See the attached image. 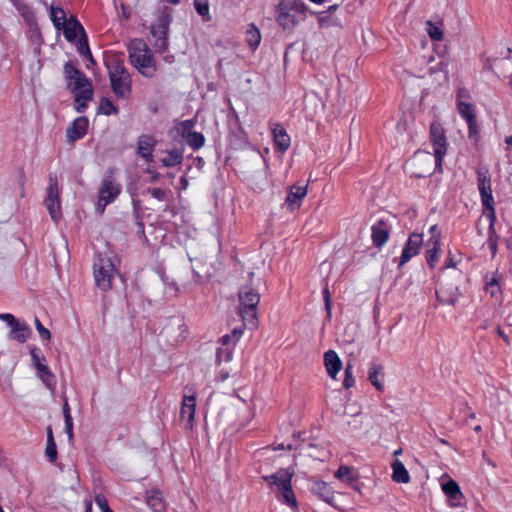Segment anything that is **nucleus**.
Wrapping results in <instances>:
<instances>
[{
	"label": "nucleus",
	"instance_id": "f257e3e1",
	"mask_svg": "<svg viewBox=\"0 0 512 512\" xmlns=\"http://www.w3.org/2000/svg\"><path fill=\"white\" fill-rule=\"evenodd\" d=\"M308 10L302 0H281L275 8V20L283 30L291 31L306 19Z\"/></svg>",
	"mask_w": 512,
	"mask_h": 512
},
{
	"label": "nucleus",
	"instance_id": "f03ea898",
	"mask_svg": "<svg viewBox=\"0 0 512 512\" xmlns=\"http://www.w3.org/2000/svg\"><path fill=\"white\" fill-rule=\"evenodd\" d=\"M111 90L118 99L127 100L132 93V79L122 60L112 58L105 62Z\"/></svg>",
	"mask_w": 512,
	"mask_h": 512
},
{
	"label": "nucleus",
	"instance_id": "7ed1b4c3",
	"mask_svg": "<svg viewBox=\"0 0 512 512\" xmlns=\"http://www.w3.org/2000/svg\"><path fill=\"white\" fill-rule=\"evenodd\" d=\"M294 471L287 468H280L271 475H264L262 479L269 486H275L277 491L275 497L277 500L290 508H297L296 497L292 488V478Z\"/></svg>",
	"mask_w": 512,
	"mask_h": 512
},
{
	"label": "nucleus",
	"instance_id": "20e7f679",
	"mask_svg": "<svg viewBox=\"0 0 512 512\" xmlns=\"http://www.w3.org/2000/svg\"><path fill=\"white\" fill-rule=\"evenodd\" d=\"M239 315L243 325L254 329L258 325L257 307L260 302V294L250 286L242 287L238 292Z\"/></svg>",
	"mask_w": 512,
	"mask_h": 512
},
{
	"label": "nucleus",
	"instance_id": "39448f33",
	"mask_svg": "<svg viewBox=\"0 0 512 512\" xmlns=\"http://www.w3.org/2000/svg\"><path fill=\"white\" fill-rule=\"evenodd\" d=\"M115 174L116 169L113 167H110L105 171L99 188V197L97 202V210L100 213H103L105 208L109 204L113 203L121 193L122 187L121 184L117 182Z\"/></svg>",
	"mask_w": 512,
	"mask_h": 512
},
{
	"label": "nucleus",
	"instance_id": "423d86ee",
	"mask_svg": "<svg viewBox=\"0 0 512 512\" xmlns=\"http://www.w3.org/2000/svg\"><path fill=\"white\" fill-rule=\"evenodd\" d=\"M429 140L433 148L435 170L441 172L443 159L448 149L446 131L441 123L433 121L430 124Z\"/></svg>",
	"mask_w": 512,
	"mask_h": 512
},
{
	"label": "nucleus",
	"instance_id": "0eeeda50",
	"mask_svg": "<svg viewBox=\"0 0 512 512\" xmlns=\"http://www.w3.org/2000/svg\"><path fill=\"white\" fill-rule=\"evenodd\" d=\"M93 274L97 287L108 291L112 287V280L117 274V269L109 257H99L93 266Z\"/></svg>",
	"mask_w": 512,
	"mask_h": 512
},
{
	"label": "nucleus",
	"instance_id": "6e6552de",
	"mask_svg": "<svg viewBox=\"0 0 512 512\" xmlns=\"http://www.w3.org/2000/svg\"><path fill=\"white\" fill-rule=\"evenodd\" d=\"M424 244L423 234L412 232L409 234L406 242L404 243L401 255L393 259L397 263L398 269L406 265L413 257L417 256Z\"/></svg>",
	"mask_w": 512,
	"mask_h": 512
},
{
	"label": "nucleus",
	"instance_id": "1a4fd4ad",
	"mask_svg": "<svg viewBox=\"0 0 512 512\" xmlns=\"http://www.w3.org/2000/svg\"><path fill=\"white\" fill-rule=\"evenodd\" d=\"M0 320L10 327L9 339L22 344L30 338L32 331L25 321L17 319L11 313H0Z\"/></svg>",
	"mask_w": 512,
	"mask_h": 512
},
{
	"label": "nucleus",
	"instance_id": "9d476101",
	"mask_svg": "<svg viewBox=\"0 0 512 512\" xmlns=\"http://www.w3.org/2000/svg\"><path fill=\"white\" fill-rule=\"evenodd\" d=\"M171 23L169 15H161L156 23L151 25V35L153 37V46L159 53H164L168 48V31Z\"/></svg>",
	"mask_w": 512,
	"mask_h": 512
},
{
	"label": "nucleus",
	"instance_id": "9b49d317",
	"mask_svg": "<svg viewBox=\"0 0 512 512\" xmlns=\"http://www.w3.org/2000/svg\"><path fill=\"white\" fill-rule=\"evenodd\" d=\"M44 203L52 220L58 222L61 218V205L56 175H49V185Z\"/></svg>",
	"mask_w": 512,
	"mask_h": 512
},
{
	"label": "nucleus",
	"instance_id": "f8f14e48",
	"mask_svg": "<svg viewBox=\"0 0 512 512\" xmlns=\"http://www.w3.org/2000/svg\"><path fill=\"white\" fill-rule=\"evenodd\" d=\"M64 74L67 81V86L71 91H78L92 85L85 74L79 70L72 62H67L64 65Z\"/></svg>",
	"mask_w": 512,
	"mask_h": 512
},
{
	"label": "nucleus",
	"instance_id": "ddd939ff",
	"mask_svg": "<svg viewBox=\"0 0 512 512\" xmlns=\"http://www.w3.org/2000/svg\"><path fill=\"white\" fill-rule=\"evenodd\" d=\"M308 185L294 184L290 187L283 206L290 212H294L302 205L303 199L307 195Z\"/></svg>",
	"mask_w": 512,
	"mask_h": 512
},
{
	"label": "nucleus",
	"instance_id": "4468645a",
	"mask_svg": "<svg viewBox=\"0 0 512 512\" xmlns=\"http://www.w3.org/2000/svg\"><path fill=\"white\" fill-rule=\"evenodd\" d=\"M392 226L382 219L377 220L371 226V240L373 245L381 249L389 240Z\"/></svg>",
	"mask_w": 512,
	"mask_h": 512
},
{
	"label": "nucleus",
	"instance_id": "2eb2a0df",
	"mask_svg": "<svg viewBox=\"0 0 512 512\" xmlns=\"http://www.w3.org/2000/svg\"><path fill=\"white\" fill-rule=\"evenodd\" d=\"M89 120L86 116H79L72 121L66 129V138L69 143L82 139L88 131Z\"/></svg>",
	"mask_w": 512,
	"mask_h": 512
},
{
	"label": "nucleus",
	"instance_id": "dca6fc26",
	"mask_svg": "<svg viewBox=\"0 0 512 512\" xmlns=\"http://www.w3.org/2000/svg\"><path fill=\"white\" fill-rule=\"evenodd\" d=\"M196 409V394L193 392L190 395L185 394L182 399L180 418L186 421L185 428L192 429Z\"/></svg>",
	"mask_w": 512,
	"mask_h": 512
},
{
	"label": "nucleus",
	"instance_id": "f3484780",
	"mask_svg": "<svg viewBox=\"0 0 512 512\" xmlns=\"http://www.w3.org/2000/svg\"><path fill=\"white\" fill-rule=\"evenodd\" d=\"M441 252V234L432 235L426 242L425 260L429 268L434 269Z\"/></svg>",
	"mask_w": 512,
	"mask_h": 512
},
{
	"label": "nucleus",
	"instance_id": "a211bd4d",
	"mask_svg": "<svg viewBox=\"0 0 512 512\" xmlns=\"http://www.w3.org/2000/svg\"><path fill=\"white\" fill-rule=\"evenodd\" d=\"M460 292L456 285L449 284L440 286L436 291V299L440 305H455L459 299Z\"/></svg>",
	"mask_w": 512,
	"mask_h": 512
},
{
	"label": "nucleus",
	"instance_id": "6ab92c4d",
	"mask_svg": "<svg viewBox=\"0 0 512 512\" xmlns=\"http://www.w3.org/2000/svg\"><path fill=\"white\" fill-rule=\"evenodd\" d=\"M133 66L144 77L151 78L155 75L156 64L149 48L144 51V56H142L138 62L133 63Z\"/></svg>",
	"mask_w": 512,
	"mask_h": 512
},
{
	"label": "nucleus",
	"instance_id": "aec40b11",
	"mask_svg": "<svg viewBox=\"0 0 512 512\" xmlns=\"http://www.w3.org/2000/svg\"><path fill=\"white\" fill-rule=\"evenodd\" d=\"M442 490L447 496L450 506L460 507L464 496L458 483L452 479L442 484Z\"/></svg>",
	"mask_w": 512,
	"mask_h": 512
},
{
	"label": "nucleus",
	"instance_id": "412c9836",
	"mask_svg": "<svg viewBox=\"0 0 512 512\" xmlns=\"http://www.w3.org/2000/svg\"><path fill=\"white\" fill-rule=\"evenodd\" d=\"M155 145L154 136L143 134L137 140V154L146 161H151Z\"/></svg>",
	"mask_w": 512,
	"mask_h": 512
},
{
	"label": "nucleus",
	"instance_id": "4be33fe9",
	"mask_svg": "<svg viewBox=\"0 0 512 512\" xmlns=\"http://www.w3.org/2000/svg\"><path fill=\"white\" fill-rule=\"evenodd\" d=\"M39 352L40 351H39L38 348H33L30 351V355H31V359H32L33 365L36 368V370L38 371L42 381L47 386H51V381L53 380L54 376L51 373V371L49 370L48 366L41 363V357L39 355ZM42 359L44 360V357H42Z\"/></svg>",
	"mask_w": 512,
	"mask_h": 512
},
{
	"label": "nucleus",
	"instance_id": "5701e85b",
	"mask_svg": "<svg viewBox=\"0 0 512 512\" xmlns=\"http://www.w3.org/2000/svg\"><path fill=\"white\" fill-rule=\"evenodd\" d=\"M65 39L68 42H75L77 37H80L85 32L82 24L76 17L71 16L69 20L61 27Z\"/></svg>",
	"mask_w": 512,
	"mask_h": 512
},
{
	"label": "nucleus",
	"instance_id": "b1692460",
	"mask_svg": "<svg viewBox=\"0 0 512 512\" xmlns=\"http://www.w3.org/2000/svg\"><path fill=\"white\" fill-rule=\"evenodd\" d=\"M74 94V107L78 113H83L88 108V102L92 100L93 97V87L92 85H88V87L84 89H80L78 91H72Z\"/></svg>",
	"mask_w": 512,
	"mask_h": 512
},
{
	"label": "nucleus",
	"instance_id": "393cba45",
	"mask_svg": "<svg viewBox=\"0 0 512 512\" xmlns=\"http://www.w3.org/2000/svg\"><path fill=\"white\" fill-rule=\"evenodd\" d=\"M272 133L275 148L281 153L286 152L291 145V138L286 130L280 124H276Z\"/></svg>",
	"mask_w": 512,
	"mask_h": 512
},
{
	"label": "nucleus",
	"instance_id": "a878e982",
	"mask_svg": "<svg viewBox=\"0 0 512 512\" xmlns=\"http://www.w3.org/2000/svg\"><path fill=\"white\" fill-rule=\"evenodd\" d=\"M324 365L327 374L335 379L339 371L342 369V361L334 350H328L324 353Z\"/></svg>",
	"mask_w": 512,
	"mask_h": 512
},
{
	"label": "nucleus",
	"instance_id": "bb28decb",
	"mask_svg": "<svg viewBox=\"0 0 512 512\" xmlns=\"http://www.w3.org/2000/svg\"><path fill=\"white\" fill-rule=\"evenodd\" d=\"M146 504L153 512H162L165 509V501L162 492L158 489L146 491Z\"/></svg>",
	"mask_w": 512,
	"mask_h": 512
},
{
	"label": "nucleus",
	"instance_id": "cd10ccee",
	"mask_svg": "<svg viewBox=\"0 0 512 512\" xmlns=\"http://www.w3.org/2000/svg\"><path fill=\"white\" fill-rule=\"evenodd\" d=\"M391 478L396 483L407 484L410 482V475L405 465L399 460L394 459L391 463Z\"/></svg>",
	"mask_w": 512,
	"mask_h": 512
},
{
	"label": "nucleus",
	"instance_id": "c85d7f7f",
	"mask_svg": "<svg viewBox=\"0 0 512 512\" xmlns=\"http://www.w3.org/2000/svg\"><path fill=\"white\" fill-rule=\"evenodd\" d=\"M383 367L381 364L373 362L371 363L368 370V379L370 383L378 390H384V382H383Z\"/></svg>",
	"mask_w": 512,
	"mask_h": 512
},
{
	"label": "nucleus",
	"instance_id": "c756f323",
	"mask_svg": "<svg viewBox=\"0 0 512 512\" xmlns=\"http://www.w3.org/2000/svg\"><path fill=\"white\" fill-rule=\"evenodd\" d=\"M512 53L511 48H507L506 55L503 57L502 60L499 58H491V57H484L483 58V71H493L494 66L500 69L501 73H505L507 71L506 69V61L510 60V55Z\"/></svg>",
	"mask_w": 512,
	"mask_h": 512
},
{
	"label": "nucleus",
	"instance_id": "7c9ffc66",
	"mask_svg": "<svg viewBox=\"0 0 512 512\" xmlns=\"http://www.w3.org/2000/svg\"><path fill=\"white\" fill-rule=\"evenodd\" d=\"M10 2L27 24L35 22V14L32 6L24 0H10Z\"/></svg>",
	"mask_w": 512,
	"mask_h": 512
},
{
	"label": "nucleus",
	"instance_id": "2f4dec72",
	"mask_svg": "<svg viewBox=\"0 0 512 512\" xmlns=\"http://www.w3.org/2000/svg\"><path fill=\"white\" fill-rule=\"evenodd\" d=\"M148 49L147 44L140 39L132 40L128 46L129 59L131 64L138 62L139 59L144 56V51Z\"/></svg>",
	"mask_w": 512,
	"mask_h": 512
},
{
	"label": "nucleus",
	"instance_id": "473e14b6",
	"mask_svg": "<svg viewBox=\"0 0 512 512\" xmlns=\"http://www.w3.org/2000/svg\"><path fill=\"white\" fill-rule=\"evenodd\" d=\"M261 33L260 30L257 28V26L254 23H250L247 26L246 33H245V40L247 45L252 51L257 50V48L260 45L261 42Z\"/></svg>",
	"mask_w": 512,
	"mask_h": 512
},
{
	"label": "nucleus",
	"instance_id": "72a5a7b5",
	"mask_svg": "<svg viewBox=\"0 0 512 512\" xmlns=\"http://www.w3.org/2000/svg\"><path fill=\"white\" fill-rule=\"evenodd\" d=\"M312 491L323 501L330 503L334 499V493L331 487L324 481L313 483Z\"/></svg>",
	"mask_w": 512,
	"mask_h": 512
},
{
	"label": "nucleus",
	"instance_id": "f704fd0d",
	"mask_svg": "<svg viewBox=\"0 0 512 512\" xmlns=\"http://www.w3.org/2000/svg\"><path fill=\"white\" fill-rule=\"evenodd\" d=\"M479 193L492 191L491 176L486 167H480L476 171Z\"/></svg>",
	"mask_w": 512,
	"mask_h": 512
},
{
	"label": "nucleus",
	"instance_id": "c9c22d12",
	"mask_svg": "<svg viewBox=\"0 0 512 512\" xmlns=\"http://www.w3.org/2000/svg\"><path fill=\"white\" fill-rule=\"evenodd\" d=\"M457 111L460 117L467 123L477 119L476 107L469 102L457 103Z\"/></svg>",
	"mask_w": 512,
	"mask_h": 512
},
{
	"label": "nucleus",
	"instance_id": "e433bc0d",
	"mask_svg": "<svg viewBox=\"0 0 512 512\" xmlns=\"http://www.w3.org/2000/svg\"><path fill=\"white\" fill-rule=\"evenodd\" d=\"M183 161V150L182 149H171L167 151L164 158L161 159V163L164 167H174L181 164Z\"/></svg>",
	"mask_w": 512,
	"mask_h": 512
},
{
	"label": "nucleus",
	"instance_id": "4c0bfd02",
	"mask_svg": "<svg viewBox=\"0 0 512 512\" xmlns=\"http://www.w3.org/2000/svg\"><path fill=\"white\" fill-rule=\"evenodd\" d=\"M76 49L77 52L82 55L84 58L87 59L91 64H95V60L92 56L89 44H88V37L86 32H83V34L78 38L76 42Z\"/></svg>",
	"mask_w": 512,
	"mask_h": 512
},
{
	"label": "nucleus",
	"instance_id": "58836bf2",
	"mask_svg": "<svg viewBox=\"0 0 512 512\" xmlns=\"http://www.w3.org/2000/svg\"><path fill=\"white\" fill-rule=\"evenodd\" d=\"M50 19L56 30H61V27L68 21L65 10L60 6L53 5L50 7Z\"/></svg>",
	"mask_w": 512,
	"mask_h": 512
},
{
	"label": "nucleus",
	"instance_id": "ea45409f",
	"mask_svg": "<svg viewBox=\"0 0 512 512\" xmlns=\"http://www.w3.org/2000/svg\"><path fill=\"white\" fill-rule=\"evenodd\" d=\"M187 145L194 151L199 150L205 144V137L200 132H189L185 138Z\"/></svg>",
	"mask_w": 512,
	"mask_h": 512
},
{
	"label": "nucleus",
	"instance_id": "a19ab883",
	"mask_svg": "<svg viewBox=\"0 0 512 512\" xmlns=\"http://www.w3.org/2000/svg\"><path fill=\"white\" fill-rule=\"evenodd\" d=\"M335 477L345 483H353L356 481V476L352 468L346 465H340L339 468L335 472Z\"/></svg>",
	"mask_w": 512,
	"mask_h": 512
},
{
	"label": "nucleus",
	"instance_id": "79ce46f5",
	"mask_svg": "<svg viewBox=\"0 0 512 512\" xmlns=\"http://www.w3.org/2000/svg\"><path fill=\"white\" fill-rule=\"evenodd\" d=\"M193 6L196 12L202 17L203 21L208 22L211 20L208 0H194Z\"/></svg>",
	"mask_w": 512,
	"mask_h": 512
},
{
	"label": "nucleus",
	"instance_id": "37998d69",
	"mask_svg": "<svg viewBox=\"0 0 512 512\" xmlns=\"http://www.w3.org/2000/svg\"><path fill=\"white\" fill-rule=\"evenodd\" d=\"M98 112L106 116H110L117 114L118 109L110 99L102 97L99 103Z\"/></svg>",
	"mask_w": 512,
	"mask_h": 512
},
{
	"label": "nucleus",
	"instance_id": "c03bdc74",
	"mask_svg": "<svg viewBox=\"0 0 512 512\" xmlns=\"http://www.w3.org/2000/svg\"><path fill=\"white\" fill-rule=\"evenodd\" d=\"M161 280L164 284V292L169 298L177 297L179 294V287L176 282L170 281L169 278L165 275H161Z\"/></svg>",
	"mask_w": 512,
	"mask_h": 512
},
{
	"label": "nucleus",
	"instance_id": "a18cd8bd",
	"mask_svg": "<svg viewBox=\"0 0 512 512\" xmlns=\"http://www.w3.org/2000/svg\"><path fill=\"white\" fill-rule=\"evenodd\" d=\"M427 33L432 40L441 41L444 38L442 29L431 21L427 22Z\"/></svg>",
	"mask_w": 512,
	"mask_h": 512
},
{
	"label": "nucleus",
	"instance_id": "49530a36",
	"mask_svg": "<svg viewBox=\"0 0 512 512\" xmlns=\"http://www.w3.org/2000/svg\"><path fill=\"white\" fill-rule=\"evenodd\" d=\"M468 127V138L474 143H478L480 140V128L477 123V119L472 122H467Z\"/></svg>",
	"mask_w": 512,
	"mask_h": 512
},
{
	"label": "nucleus",
	"instance_id": "de8ad7c7",
	"mask_svg": "<svg viewBox=\"0 0 512 512\" xmlns=\"http://www.w3.org/2000/svg\"><path fill=\"white\" fill-rule=\"evenodd\" d=\"M355 385V379L353 376V366L351 364H347L344 369V380L343 387L349 389Z\"/></svg>",
	"mask_w": 512,
	"mask_h": 512
},
{
	"label": "nucleus",
	"instance_id": "09e8293b",
	"mask_svg": "<svg viewBox=\"0 0 512 512\" xmlns=\"http://www.w3.org/2000/svg\"><path fill=\"white\" fill-rule=\"evenodd\" d=\"M481 197V203L483 210L495 209V202L492 191L479 193Z\"/></svg>",
	"mask_w": 512,
	"mask_h": 512
},
{
	"label": "nucleus",
	"instance_id": "8fccbe9b",
	"mask_svg": "<svg viewBox=\"0 0 512 512\" xmlns=\"http://www.w3.org/2000/svg\"><path fill=\"white\" fill-rule=\"evenodd\" d=\"M232 347L218 348L216 352V357L219 362H229L232 360L233 355Z\"/></svg>",
	"mask_w": 512,
	"mask_h": 512
},
{
	"label": "nucleus",
	"instance_id": "3c124183",
	"mask_svg": "<svg viewBox=\"0 0 512 512\" xmlns=\"http://www.w3.org/2000/svg\"><path fill=\"white\" fill-rule=\"evenodd\" d=\"M34 324L40 338L42 340H50L51 332L46 327L43 326V324L37 317H35L34 319Z\"/></svg>",
	"mask_w": 512,
	"mask_h": 512
},
{
	"label": "nucleus",
	"instance_id": "603ef678",
	"mask_svg": "<svg viewBox=\"0 0 512 512\" xmlns=\"http://www.w3.org/2000/svg\"><path fill=\"white\" fill-rule=\"evenodd\" d=\"M45 455L47 459L53 463L57 459V446L55 442H47L46 449H45Z\"/></svg>",
	"mask_w": 512,
	"mask_h": 512
},
{
	"label": "nucleus",
	"instance_id": "864d4df0",
	"mask_svg": "<svg viewBox=\"0 0 512 512\" xmlns=\"http://www.w3.org/2000/svg\"><path fill=\"white\" fill-rule=\"evenodd\" d=\"M193 126H194L193 120H185L179 124V126L177 127V130L181 134V136L185 139L189 132H193L192 131Z\"/></svg>",
	"mask_w": 512,
	"mask_h": 512
},
{
	"label": "nucleus",
	"instance_id": "5fc2aeb1",
	"mask_svg": "<svg viewBox=\"0 0 512 512\" xmlns=\"http://www.w3.org/2000/svg\"><path fill=\"white\" fill-rule=\"evenodd\" d=\"M95 504L101 510V512H110L112 509L109 507L108 501L103 494H97L95 496Z\"/></svg>",
	"mask_w": 512,
	"mask_h": 512
},
{
	"label": "nucleus",
	"instance_id": "6e6d98bb",
	"mask_svg": "<svg viewBox=\"0 0 512 512\" xmlns=\"http://www.w3.org/2000/svg\"><path fill=\"white\" fill-rule=\"evenodd\" d=\"M148 193H150V195L159 200V201H165L167 199V193L165 190L161 189V188H157V187H154V188H149L148 189Z\"/></svg>",
	"mask_w": 512,
	"mask_h": 512
},
{
	"label": "nucleus",
	"instance_id": "4d7b16f0",
	"mask_svg": "<svg viewBox=\"0 0 512 512\" xmlns=\"http://www.w3.org/2000/svg\"><path fill=\"white\" fill-rule=\"evenodd\" d=\"M323 300L325 304V309L327 311V315L330 318L331 317V294L329 291L328 286L326 285L322 291Z\"/></svg>",
	"mask_w": 512,
	"mask_h": 512
},
{
	"label": "nucleus",
	"instance_id": "13d9d810",
	"mask_svg": "<svg viewBox=\"0 0 512 512\" xmlns=\"http://www.w3.org/2000/svg\"><path fill=\"white\" fill-rule=\"evenodd\" d=\"M485 288L486 291H488L492 297L496 296V294L499 291L498 279L496 277H493L490 281L486 283Z\"/></svg>",
	"mask_w": 512,
	"mask_h": 512
},
{
	"label": "nucleus",
	"instance_id": "bf43d9fd",
	"mask_svg": "<svg viewBox=\"0 0 512 512\" xmlns=\"http://www.w3.org/2000/svg\"><path fill=\"white\" fill-rule=\"evenodd\" d=\"M471 94L465 87H459L456 92V104L459 102H465L464 99H470Z\"/></svg>",
	"mask_w": 512,
	"mask_h": 512
},
{
	"label": "nucleus",
	"instance_id": "052dcab7",
	"mask_svg": "<svg viewBox=\"0 0 512 512\" xmlns=\"http://www.w3.org/2000/svg\"><path fill=\"white\" fill-rule=\"evenodd\" d=\"M482 215L486 217L489 222V225H495L497 221L496 211L495 209L483 210Z\"/></svg>",
	"mask_w": 512,
	"mask_h": 512
},
{
	"label": "nucleus",
	"instance_id": "680f3d73",
	"mask_svg": "<svg viewBox=\"0 0 512 512\" xmlns=\"http://www.w3.org/2000/svg\"><path fill=\"white\" fill-rule=\"evenodd\" d=\"M458 263H459V261H457L453 257L451 251H449L448 254H447V258L445 260V263H444V266L442 267V269L456 268Z\"/></svg>",
	"mask_w": 512,
	"mask_h": 512
},
{
	"label": "nucleus",
	"instance_id": "e2e57ef3",
	"mask_svg": "<svg viewBox=\"0 0 512 512\" xmlns=\"http://www.w3.org/2000/svg\"><path fill=\"white\" fill-rule=\"evenodd\" d=\"M318 23L320 27L328 26L330 24V16L326 12L322 11L318 14Z\"/></svg>",
	"mask_w": 512,
	"mask_h": 512
},
{
	"label": "nucleus",
	"instance_id": "0e129e2a",
	"mask_svg": "<svg viewBox=\"0 0 512 512\" xmlns=\"http://www.w3.org/2000/svg\"><path fill=\"white\" fill-rule=\"evenodd\" d=\"M498 241L499 239H487V245L491 251L492 258H494L498 252Z\"/></svg>",
	"mask_w": 512,
	"mask_h": 512
},
{
	"label": "nucleus",
	"instance_id": "69168bd1",
	"mask_svg": "<svg viewBox=\"0 0 512 512\" xmlns=\"http://www.w3.org/2000/svg\"><path fill=\"white\" fill-rule=\"evenodd\" d=\"M220 343L222 345L221 348H225V347H232L234 348L235 345H233V338L230 334H225L223 335L221 338H220Z\"/></svg>",
	"mask_w": 512,
	"mask_h": 512
},
{
	"label": "nucleus",
	"instance_id": "338daca9",
	"mask_svg": "<svg viewBox=\"0 0 512 512\" xmlns=\"http://www.w3.org/2000/svg\"><path fill=\"white\" fill-rule=\"evenodd\" d=\"M243 334L242 328H234L231 332V336L233 338V345H236L237 342L240 340L241 336Z\"/></svg>",
	"mask_w": 512,
	"mask_h": 512
},
{
	"label": "nucleus",
	"instance_id": "774afa93",
	"mask_svg": "<svg viewBox=\"0 0 512 512\" xmlns=\"http://www.w3.org/2000/svg\"><path fill=\"white\" fill-rule=\"evenodd\" d=\"M65 431L68 435L69 439L73 438V419H68L65 421Z\"/></svg>",
	"mask_w": 512,
	"mask_h": 512
}]
</instances>
